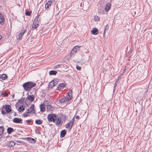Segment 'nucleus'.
<instances>
[{"instance_id":"nucleus-38","label":"nucleus","mask_w":152,"mask_h":152,"mask_svg":"<svg viewBox=\"0 0 152 152\" xmlns=\"http://www.w3.org/2000/svg\"><path fill=\"white\" fill-rule=\"evenodd\" d=\"M1 94H3V96L4 97L7 96H8V94L6 92H5L4 93H1Z\"/></svg>"},{"instance_id":"nucleus-42","label":"nucleus","mask_w":152,"mask_h":152,"mask_svg":"<svg viewBox=\"0 0 152 152\" xmlns=\"http://www.w3.org/2000/svg\"><path fill=\"white\" fill-rule=\"evenodd\" d=\"M28 123H30L31 122V121L30 120L28 119L26 121Z\"/></svg>"},{"instance_id":"nucleus-5","label":"nucleus","mask_w":152,"mask_h":152,"mask_svg":"<svg viewBox=\"0 0 152 152\" xmlns=\"http://www.w3.org/2000/svg\"><path fill=\"white\" fill-rule=\"evenodd\" d=\"M72 91L71 90H70L68 92V94L67 95L66 97L63 98L65 102L71 100L72 98Z\"/></svg>"},{"instance_id":"nucleus-47","label":"nucleus","mask_w":152,"mask_h":152,"mask_svg":"<svg viewBox=\"0 0 152 152\" xmlns=\"http://www.w3.org/2000/svg\"><path fill=\"white\" fill-rule=\"evenodd\" d=\"M14 115L15 116H17V114L16 113V112H15L14 113Z\"/></svg>"},{"instance_id":"nucleus-28","label":"nucleus","mask_w":152,"mask_h":152,"mask_svg":"<svg viewBox=\"0 0 152 152\" xmlns=\"http://www.w3.org/2000/svg\"><path fill=\"white\" fill-rule=\"evenodd\" d=\"M4 132V127L3 126H0V135H1Z\"/></svg>"},{"instance_id":"nucleus-35","label":"nucleus","mask_w":152,"mask_h":152,"mask_svg":"<svg viewBox=\"0 0 152 152\" xmlns=\"http://www.w3.org/2000/svg\"><path fill=\"white\" fill-rule=\"evenodd\" d=\"M52 4V1H48V8H49V6H50Z\"/></svg>"},{"instance_id":"nucleus-37","label":"nucleus","mask_w":152,"mask_h":152,"mask_svg":"<svg viewBox=\"0 0 152 152\" xmlns=\"http://www.w3.org/2000/svg\"><path fill=\"white\" fill-rule=\"evenodd\" d=\"M76 69L79 70L80 71L81 68L80 66H79L78 65H77L76 66Z\"/></svg>"},{"instance_id":"nucleus-12","label":"nucleus","mask_w":152,"mask_h":152,"mask_svg":"<svg viewBox=\"0 0 152 152\" xmlns=\"http://www.w3.org/2000/svg\"><path fill=\"white\" fill-rule=\"evenodd\" d=\"M27 30L26 29H24L23 30H22L20 31V34H19L18 36V39H21V38L24 34L26 32Z\"/></svg>"},{"instance_id":"nucleus-13","label":"nucleus","mask_w":152,"mask_h":152,"mask_svg":"<svg viewBox=\"0 0 152 152\" xmlns=\"http://www.w3.org/2000/svg\"><path fill=\"white\" fill-rule=\"evenodd\" d=\"M111 7V4L109 3H107L104 7V9L106 12H108L110 9Z\"/></svg>"},{"instance_id":"nucleus-46","label":"nucleus","mask_w":152,"mask_h":152,"mask_svg":"<svg viewBox=\"0 0 152 152\" xmlns=\"http://www.w3.org/2000/svg\"><path fill=\"white\" fill-rule=\"evenodd\" d=\"M76 118L77 119H79L80 118L79 116V115H76Z\"/></svg>"},{"instance_id":"nucleus-4","label":"nucleus","mask_w":152,"mask_h":152,"mask_svg":"<svg viewBox=\"0 0 152 152\" xmlns=\"http://www.w3.org/2000/svg\"><path fill=\"white\" fill-rule=\"evenodd\" d=\"M58 82V79H54L51 81L48 85V88H52L53 86L56 85Z\"/></svg>"},{"instance_id":"nucleus-31","label":"nucleus","mask_w":152,"mask_h":152,"mask_svg":"<svg viewBox=\"0 0 152 152\" xmlns=\"http://www.w3.org/2000/svg\"><path fill=\"white\" fill-rule=\"evenodd\" d=\"M25 98L22 97L20 99L18 100V102H20L22 103L23 102Z\"/></svg>"},{"instance_id":"nucleus-26","label":"nucleus","mask_w":152,"mask_h":152,"mask_svg":"<svg viewBox=\"0 0 152 152\" xmlns=\"http://www.w3.org/2000/svg\"><path fill=\"white\" fill-rule=\"evenodd\" d=\"M55 107L51 105L48 104V111H51L53 110Z\"/></svg>"},{"instance_id":"nucleus-52","label":"nucleus","mask_w":152,"mask_h":152,"mask_svg":"<svg viewBox=\"0 0 152 152\" xmlns=\"http://www.w3.org/2000/svg\"><path fill=\"white\" fill-rule=\"evenodd\" d=\"M10 116H9V118H10Z\"/></svg>"},{"instance_id":"nucleus-20","label":"nucleus","mask_w":152,"mask_h":152,"mask_svg":"<svg viewBox=\"0 0 152 152\" xmlns=\"http://www.w3.org/2000/svg\"><path fill=\"white\" fill-rule=\"evenodd\" d=\"M29 114H31L29 110L28 109L26 110V111L23 113V115L24 117H26L30 115Z\"/></svg>"},{"instance_id":"nucleus-34","label":"nucleus","mask_w":152,"mask_h":152,"mask_svg":"<svg viewBox=\"0 0 152 152\" xmlns=\"http://www.w3.org/2000/svg\"><path fill=\"white\" fill-rule=\"evenodd\" d=\"M59 103H63L64 102H65L64 101V99H63V98L61 99H60L59 101Z\"/></svg>"},{"instance_id":"nucleus-7","label":"nucleus","mask_w":152,"mask_h":152,"mask_svg":"<svg viewBox=\"0 0 152 152\" xmlns=\"http://www.w3.org/2000/svg\"><path fill=\"white\" fill-rule=\"evenodd\" d=\"M74 120L75 118H73L70 121L69 123L66 125V128H69V130H71L72 128L73 124L74 122Z\"/></svg>"},{"instance_id":"nucleus-50","label":"nucleus","mask_w":152,"mask_h":152,"mask_svg":"<svg viewBox=\"0 0 152 152\" xmlns=\"http://www.w3.org/2000/svg\"><path fill=\"white\" fill-rule=\"evenodd\" d=\"M14 96V95H13V96Z\"/></svg>"},{"instance_id":"nucleus-14","label":"nucleus","mask_w":152,"mask_h":152,"mask_svg":"<svg viewBox=\"0 0 152 152\" xmlns=\"http://www.w3.org/2000/svg\"><path fill=\"white\" fill-rule=\"evenodd\" d=\"M66 86V84L64 83H61L58 86L57 88L56 89L59 90L61 88H64Z\"/></svg>"},{"instance_id":"nucleus-1","label":"nucleus","mask_w":152,"mask_h":152,"mask_svg":"<svg viewBox=\"0 0 152 152\" xmlns=\"http://www.w3.org/2000/svg\"><path fill=\"white\" fill-rule=\"evenodd\" d=\"M36 84L31 81H29L24 83L22 85L25 91H29L33 87H35Z\"/></svg>"},{"instance_id":"nucleus-8","label":"nucleus","mask_w":152,"mask_h":152,"mask_svg":"<svg viewBox=\"0 0 152 152\" xmlns=\"http://www.w3.org/2000/svg\"><path fill=\"white\" fill-rule=\"evenodd\" d=\"M47 101H45L44 102L43 104H41L40 106V107L41 111L43 112L45 111V106H47L48 107L47 103Z\"/></svg>"},{"instance_id":"nucleus-44","label":"nucleus","mask_w":152,"mask_h":152,"mask_svg":"<svg viewBox=\"0 0 152 152\" xmlns=\"http://www.w3.org/2000/svg\"><path fill=\"white\" fill-rule=\"evenodd\" d=\"M22 110H21V111H23V110H25V107H23H23H22Z\"/></svg>"},{"instance_id":"nucleus-43","label":"nucleus","mask_w":152,"mask_h":152,"mask_svg":"<svg viewBox=\"0 0 152 152\" xmlns=\"http://www.w3.org/2000/svg\"><path fill=\"white\" fill-rule=\"evenodd\" d=\"M105 31H104L103 34V37H105Z\"/></svg>"},{"instance_id":"nucleus-6","label":"nucleus","mask_w":152,"mask_h":152,"mask_svg":"<svg viewBox=\"0 0 152 152\" xmlns=\"http://www.w3.org/2000/svg\"><path fill=\"white\" fill-rule=\"evenodd\" d=\"M80 46L78 45L75 46L73 49L72 50L70 53V55H75L78 51L79 50Z\"/></svg>"},{"instance_id":"nucleus-49","label":"nucleus","mask_w":152,"mask_h":152,"mask_svg":"<svg viewBox=\"0 0 152 152\" xmlns=\"http://www.w3.org/2000/svg\"><path fill=\"white\" fill-rule=\"evenodd\" d=\"M2 38V36L0 35V39Z\"/></svg>"},{"instance_id":"nucleus-23","label":"nucleus","mask_w":152,"mask_h":152,"mask_svg":"<svg viewBox=\"0 0 152 152\" xmlns=\"http://www.w3.org/2000/svg\"><path fill=\"white\" fill-rule=\"evenodd\" d=\"M57 72L56 70H51L49 72V74L50 75H56Z\"/></svg>"},{"instance_id":"nucleus-21","label":"nucleus","mask_w":152,"mask_h":152,"mask_svg":"<svg viewBox=\"0 0 152 152\" xmlns=\"http://www.w3.org/2000/svg\"><path fill=\"white\" fill-rule=\"evenodd\" d=\"M39 26V24L37 23L36 22H35L34 21L32 25V29H34L37 28Z\"/></svg>"},{"instance_id":"nucleus-39","label":"nucleus","mask_w":152,"mask_h":152,"mask_svg":"<svg viewBox=\"0 0 152 152\" xmlns=\"http://www.w3.org/2000/svg\"><path fill=\"white\" fill-rule=\"evenodd\" d=\"M22 107H23V106H21L19 107L18 110L20 112H21V111H22L21 110H22Z\"/></svg>"},{"instance_id":"nucleus-9","label":"nucleus","mask_w":152,"mask_h":152,"mask_svg":"<svg viewBox=\"0 0 152 152\" xmlns=\"http://www.w3.org/2000/svg\"><path fill=\"white\" fill-rule=\"evenodd\" d=\"M57 121L55 122L56 125L58 126V127H59L61 126L62 124V119L61 118V117H57Z\"/></svg>"},{"instance_id":"nucleus-45","label":"nucleus","mask_w":152,"mask_h":152,"mask_svg":"<svg viewBox=\"0 0 152 152\" xmlns=\"http://www.w3.org/2000/svg\"><path fill=\"white\" fill-rule=\"evenodd\" d=\"M17 142H18V143H21V141H20V140H16V141Z\"/></svg>"},{"instance_id":"nucleus-17","label":"nucleus","mask_w":152,"mask_h":152,"mask_svg":"<svg viewBox=\"0 0 152 152\" xmlns=\"http://www.w3.org/2000/svg\"><path fill=\"white\" fill-rule=\"evenodd\" d=\"M4 21V16L1 13H0V24L3 25Z\"/></svg>"},{"instance_id":"nucleus-53","label":"nucleus","mask_w":152,"mask_h":152,"mask_svg":"<svg viewBox=\"0 0 152 152\" xmlns=\"http://www.w3.org/2000/svg\"><path fill=\"white\" fill-rule=\"evenodd\" d=\"M10 116H9V118H10Z\"/></svg>"},{"instance_id":"nucleus-24","label":"nucleus","mask_w":152,"mask_h":152,"mask_svg":"<svg viewBox=\"0 0 152 152\" xmlns=\"http://www.w3.org/2000/svg\"><path fill=\"white\" fill-rule=\"evenodd\" d=\"M14 131V130L12 127H8L7 129V132L8 134H10L11 133Z\"/></svg>"},{"instance_id":"nucleus-19","label":"nucleus","mask_w":152,"mask_h":152,"mask_svg":"<svg viewBox=\"0 0 152 152\" xmlns=\"http://www.w3.org/2000/svg\"><path fill=\"white\" fill-rule=\"evenodd\" d=\"M26 139L30 143H35L36 142L35 140L33 138L27 137Z\"/></svg>"},{"instance_id":"nucleus-11","label":"nucleus","mask_w":152,"mask_h":152,"mask_svg":"<svg viewBox=\"0 0 152 152\" xmlns=\"http://www.w3.org/2000/svg\"><path fill=\"white\" fill-rule=\"evenodd\" d=\"M22 119L21 118H15L13 120V122L16 123L22 124Z\"/></svg>"},{"instance_id":"nucleus-29","label":"nucleus","mask_w":152,"mask_h":152,"mask_svg":"<svg viewBox=\"0 0 152 152\" xmlns=\"http://www.w3.org/2000/svg\"><path fill=\"white\" fill-rule=\"evenodd\" d=\"M35 122L36 124L39 125L41 124L42 123V121L40 120H36Z\"/></svg>"},{"instance_id":"nucleus-33","label":"nucleus","mask_w":152,"mask_h":152,"mask_svg":"<svg viewBox=\"0 0 152 152\" xmlns=\"http://www.w3.org/2000/svg\"><path fill=\"white\" fill-rule=\"evenodd\" d=\"M60 65L59 64H58L57 65H56L53 68V69H56L58 68H59L60 67Z\"/></svg>"},{"instance_id":"nucleus-41","label":"nucleus","mask_w":152,"mask_h":152,"mask_svg":"<svg viewBox=\"0 0 152 152\" xmlns=\"http://www.w3.org/2000/svg\"><path fill=\"white\" fill-rule=\"evenodd\" d=\"M36 134H39L40 133V132L39 130H36Z\"/></svg>"},{"instance_id":"nucleus-10","label":"nucleus","mask_w":152,"mask_h":152,"mask_svg":"<svg viewBox=\"0 0 152 152\" xmlns=\"http://www.w3.org/2000/svg\"><path fill=\"white\" fill-rule=\"evenodd\" d=\"M34 107V104H31L30 107L28 109L29 110L31 113H35L36 112Z\"/></svg>"},{"instance_id":"nucleus-22","label":"nucleus","mask_w":152,"mask_h":152,"mask_svg":"<svg viewBox=\"0 0 152 152\" xmlns=\"http://www.w3.org/2000/svg\"><path fill=\"white\" fill-rule=\"evenodd\" d=\"M66 133L65 130H63L61 131L60 133V137L61 138L64 137Z\"/></svg>"},{"instance_id":"nucleus-36","label":"nucleus","mask_w":152,"mask_h":152,"mask_svg":"<svg viewBox=\"0 0 152 152\" xmlns=\"http://www.w3.org/2000/svg\"><path fill=\"white\" fill-rule=\"evenodd\" d=\"M118 81H116L115 84L114 86V89H113V91H114L115 90V88L116 87V86H117V82Z\"/></svg>"},{"instance_id":"nucleus-40","label":"nucleus","mask_w":152,"mask_h":152,"mask_svg":"<svg viewBox=\"0 0 152 152\" xmlns=\"http://www.w3.org/2000/svg\"><path fill=\"white\" fill-rule=\"evenodd\" d=\"M45 7L46 9H47L48 8V2L46 3L45 4Z\"/></svg>"},{"instance_id":"nucleus-15","label":"nucleus","mask_w":152,"mask_h":152,"mask_svg":"<svg viewBox=\"0 0 152 152\" xmlns=\"http://www.w3.org/2000/svg\"><path fill=\"white\" fill-rule=\"evenodd\" d=\"M91 33L92 34L96 35L99 33V31L98 29L96 28H94L91 31Z\"/></svg>"},{"instance_id":"nucleus-25","label":"nucleus","mask_w":152,"mask_h":152,"mask_svg":"<svg viewBox=\"0 0 152 152\" xmlns=\"http://www.w3.org/2000/svg\"><path fill=\"white\" fill-rule=\"evenodd\" d=\"M7 145L10 147H13L15 145V143L13 141H11L8 143Z\"/></svg>"},{"instance_id":"nucleus-51","label":"nucleus","mask_w":152,"mask_h":152,"mask_svg":"<svg viewBox=\"0 0 152 152\" xmlns=\"http://www.w3.org/2000/svg\"><path fill=\"white\" fill-rule=\"evenodd\" d=\"M14 96V95H13V96Z\"/></svg>"},{"instance_id":"nucleus-32","label":"nucleus","mask_w":152,"mask_h":152,"mask_svg":"<svg viewBox=\"0 0 152 152\" xmlns=\"http://www.w3.org/2000/svg\"><path fill=\"white\" fill-rule=\"evenodd\" d=\"M31 13V12L26 11V12H25V15L27 16H30Z\"/></svg>"},{"instance_id":"nucleus-3","label":"nucleus","mask_w":152,"mask_h":152,"mask_svg":"<svg viewBox=\"0 0 152 152\" xmlns=\"http://www.w3.org/2000/svg\"><path fill=\"white\" fill-rule=\"evenodd\" d=\"M58 115L56 114H48V121L49 122H56Z\"/></svg>"},{"instance_id":"nucleus-48","label":"nucleus","mask_w":152,"mask_h":152,"mask_svg":"<svg viewBox=\"0 0 152 152\" xmlns=\"http://www.w3.org/2000/svg\"><path fill=\"white\" fill-rule=\"evenodd\" d=\"M107 26V25H106L105 26V27L104 28V31H106V27Z\"/></svg>"},{"instance_id":"nucleus-16","label":"nucleus","mask_w":152,"mask_h":152,"mask_svg":"<svg viewBox=\"0 0 152 152\" xmlns=\"http://www.w3.org/2000/svg\"><path fill=\"white\" fill-rule=\"evenodd\" d=\"M34 96L33 95H31L27 96L26 99V101L28 100L32 102L34 101Z\"/></svg>"},{"instance_id":"nucleus-2","label":"nucleus","mask_w":152,"mask_h":152,"mask_svg":"<svg viewBox=\"0 0 152 152\" xmlns=\"http://www.w3.org/2000/svg\"><path fill=\"white\" fill-rule=\"evenodd\" d=\"M12 110L11 107L9 105H4L1 108V113L3 115H5L6 113H10Z\"/></svg>"},{"instance_id":"nucleus-18","label":"nucleus","mask_w":152,"mask_h":152,"mask_svg":"<svg viewBox=\"0 0 152 152\" xmlns=\"http://www.w3.org/2000/svg\"><path fill=\"white\" fill-rule=\"evenodd\" d=\"M39 16H40L39 15L37 16L35 18L34 21L35 22H36L39 24V23H40L41 21V18L39 17Z\"/></svg>"},{"instance_id":"nucleus-54","label":"nucleus","mask_w":152,"mask_h":152,"mask_svg":"<svg viewBox=\"0 0 152 152\" xmlns=\"http://www.w3.org/2000/svg\"><path fill=\"white\" fill-rule=\"evenodd\" d=\"M64 118H65V116H64Z\"/></svg>"},{"instance_id":"nucleus-27","label":"nucleus","mask_w":152,"mask_h":152,"mask_svg":"<svg viewBox=\"0 0 152 152\" xmlns=\"http://www.w3.org/2000/svg\"><path fill=\"white\" fill-rule=\"evenodd\" d=\"M7 76L5 74H2L0 77V78L2 80H5L7 78Z\"/></svg>"},{"instance_id":"nucleus-30","label":"nucleus","mask_w":152,"mask_h":152,"mask_svg":"<svg viewBox=\"0 0 152 152\" xmlns=\"http://www.w3.org/2000/svg\"><path fill=\"white\" fill-rule=\"evenodd\" d=\"M100 18L98 16H95L94 17V20L96 21H99V20Z\"/></svg>"}]
</instances>
